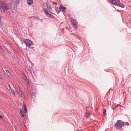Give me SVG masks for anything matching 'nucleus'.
<instances>
[{
  "mask_svg": "<svg viewBox=\"0 0 131 131\" xmlns=\"http://www.w3.org/2000/svg\"><path fill=\"white\" fill-rule=\"evenodd\" d=\"M124 125V123L122 121L118 120L114 125L115 127L117 129H119L122 127Z\"/></svg>",
  "mask_w": 131,
  "mask_h": 131,
  "instance_id": "1",
  "label": "nucleus"
},
{
  "mask_svg": "<svg viewBox=\"0 0 131 131\" xmlns=\"http://www.w3.org/2000/svg\"><path fill=\"white\" fill-rule=\"evenodd\" d=\"M0 4L1 8L4 10H9L11 8V6L9 4H6L4 1H1Z\"/></svg>",
  "mask_w": 131,
  "mask_h": 131,
  "instance_id": "2",
  "label": "nucleus"
},
{
  "mask_svg": "<svg viewBox=\"0 0 131 131\" xmlns=\"http://www.w3.org/2000/svg\"><path fill=\"white\" fill-rule=\"evenodd\" d=\"M111 3L123 8L124 7V5L122 3H120L119 0H115L114 2H112Z\"/></svg>",
  "mask_w": 131,
  "mask_h": 131,
  "instance_id": "3",
  "label": "nucleus"
},
{
  "mask_svg": "<svg viewBox=\"0 0 131 131\" xmlns=\"http://www.w3.org/2000/svg\"><path fill=\"white\" fill-rule=\"evenodd\" d=\"M24 43L26 44V46L29 48H30V46L33 44L31 41L28 39H25L24 40Z\"/></svg>",
  "mask_w": 131,
  "mask_h": 131,
  "instance_id": "4",
  "label": "nucleus"
},
{
  "mask_svg": "<svg viewBox=\"0 0 131 131\" xmlns=\"http://www.w3.org/2000/svg\"><path fill=\"white\" fill-rule=\"evenodd\" d=\"M71 22L73 27L75 29H77L78 27V23L76 20L72 18Z\"/></svg>",
  "mask_w": 131,
  "mask_h": 131,
  "instance_id": "5",
  "label": "nucleus"
},
{
  "mask_svg": "<svg viewBox=\"0 0 131 131\" xmlns=\"http://www.w3.org/2000/svg\"><path fill=\"white\" fill-rule=\"evenodd\" d=\"M59 9L60 10H61L63 12H66L67 8L66 7H64L62 5H60L59 7Z\"/></svg>",
  "mask_w": 131,
  "mask_h": 131,
  "instance_id": "6",
  "label": "nucleus"
},
{
  "mask_svg": "<svg viewBox=\"0 0 131 131\" xmlns=\"http://www.w3.org/2000/svg\"><path fill=\"white\" fill-rule=\"evenodd\" d=\"M20 112V115L22 116L23 118L25 119V116L24 115V112L23 109L20 108L19 109Z\"/></svg>",
  "mask_w": 131,
  "mask_h": 131,
  "instance_id": "7",
  "label": "nucleus"
},
{
  "mask_svg": "<svg viewBox=\"0 0 131 131\" xmlns=\"http://www.w3.org/2000/svg\"><path fill=\"white\" fill-rule=\"evenodd\" d=\"M46 5L47 8L49 9L50 12V11L52 10L51 4L49 3H47L46 4Z\"/></svg>",
  "mask_w": 131,
  "mask_h": 131,
  "instance_id": "8",
  "label": "nucleus"
},
{
  "mask_svg": "<svg viewBox=\"0 0 131 131\" xmlns=\"http://www.w3.org/2000/svg\"><path fill=\"white\" fill-rule=\"evenodd\" d=\"M17 88V92H18L19 94L21 95V96H22L23 95V92L21 91L19 87H18Z\"/></svg>",
  "mask_w": 131,
  "mask_h": 131,
  "instance_id": "9",
  "label": "nucleus"
},
{
  "mask_svg": "<svg viewBox=\"0 0 131 131\" xmlns=\"http://www.w3.org/2000/svg\"><path fill=\"white\" fill-rule=\"evenodd\" d=\"M19 0H12V2L15 5H17L19 3Z\"/></svg>",
  "mask_w": 131,
  "mask_h": 131,
  "instance_id": "10",
  "label": "nucleus"
},
{
  "mask_svg": "<svg viewBox=\"0 0 131 131\" xmlns=\"http://www.w3.org/2000/svg\"><path fill=\"white\" fill-rule=\"evenodd\" d=\"M27 4L29 5H30L33 3L32 0H27Z\"/></svg>",
  "mask_w": 131,
  "mask_h": 131,
  "instance_id": "11",
  "label": "nucleus"
},
{
  "mask_svg": "<svg viewBox=\"0 0 131 131\" xmlns=\"http://www.w3.org/2000/svg\"><path fill=\"white\" fill-rule=\"evenodd\" d=\"M25 81L27 86V87H29L30 86V85L28 80H26Z\"/></svg>",
  "mask_w": 131,
  "mask_h": 131,
  "instance_id": "12",
  "label": "nucleus"
},
{
  "mask_svg": "<svg viewBox=\"0 0 131 131\" xmlns=\"http://www.w3.org/2000/svg\"><path fill=\"white\" fill-rule=\"evenodd\" d=\"M60 10L59 8L58 7H56L55 8V10L57 14H59L60 12Z\"/></svg>",
  "mask_w": 131,
  "mask_h": 131,
  "instance_id": "13",
  "label": "nucleus"
},
{
  "mask_svg": "<svg viewBox=\"0 0 131 131\" xmlns=\"http://www.w3.org/2000/svg\"><path fill=\"white\" fill-rule=\"evenodd\" d=\"M35 93L34 92H32L31 94V98H33L35 97Z\"/></svg>",
  "mask_w": 131,
  "mask_h": 131,
  "instance_id": "14",
  "label": "nucleus"
},
{
  "mask_svg": "<svg viewBox=\"0 0 131 131\" xmlns=\"http://www.w3.org/2000/svg\"><path fill=\"white\" fill-rule=\"evenodd\" d=\"M103 110H104V111L103 112V115L104 116H105V115L106 114V109H105V108H104L103 109Z\"/></svg>",
  "mask_w": 131,
  "mask_h": 131,
  "instance_id": "15",
  "label": "nucleus"
},
{
  "mask_svg": "<svg viewBox=\"0 0 131 131\" xmlns=\"http://www.w3.org/2000/svg\"><path fill=\"white\" fill-rule=\"evenodd\" d=\"M23 77V78L24 79L25 81L26 80H28L26 76V75L25 74H24Z\"/></svg>",
  "mask_w": 131,
  "mask_h": 131,
  "instance_id": "16",
  "label": "nucleus"
},
{
  "mask_svg": "<svg viewBox=\"0 0 131 131\" xmlns=\"http://www.w3.org/2000/svg\"><path fill=\"white\" fill-rule=\"evenodd\" d=\"M24 110L25 112V113H27V109L26 108V106L25 105L24 106Z\"/></svg>",
  "mask_w": 131,
  "mask_h": 131,
  "instance_id": "17",
  "label": "nucleus"
},
{
  "mask_svg": "<svg viewBox=\"0 0 131 131\" xmlns=\"http://www.w3.org/2000/svg\"><path fill=\"white\" fill-rule=\"evenodd\" d=\"M6 74L7 75V76L9 77H10L11 76V75L9 71Z\"/></svg>",
  "mask_w": 131,
  "mask_h": 131,
  "instance_id": "18",
  "label": "nucleus"
},
{
  "mask_svg": "<svg viewBox=\"0 0 131 131\" xmlns=\"http://www.w3.org/2000/svg\"><path fill=\"white\" fill-rule=\"evenodd\" d=\"M4 71L6 74V73L8 72L9 71L8 70H6V69H3Z\"/></svg>",
  "mask_w": 131,
  "mask_h": 131,
  "instance_id": "19",
  "label": "nucleus"
},
{
  "mask_svg": "<svg viewBox=\"0 0 131 131\" xmlns=\"http://www.w3.org/2000/svg\"><path fill=\"white\" fill-rule=\"evenodd\" d=\"M48 15H49V17H51V18H52L53 17V16L51 14H50L49 13Z\"/></svg>",
  "mask_w": 131,
  "mask_h": 131,
  "instance_id": "20",
  "label": "nucleus"
},
{
  "mask_svg": "<svg viewBox=\"0 0 131 131\" xmlns=\"http://www.w3.org/2000/svg\"><path fill=\"white\" fill-rule=\"evenodd\" d=\"M0 52H3V50L2 49V47L0 46Z\"/></svg>",
  "mask_w": 131,
  "mask_h": 131,
  "instance_id": "21",
  "label": "nucleus"
},
{
  "mask_svg": "<svg viewBox=\"0 0 131 131\" xmlns=\"http://www.w3.org/2000/svg\"><path fill=\"white\" fill-rule=\"evenodd\" d=\"M90 115L89 113H86V118H87Z\"/></svg>",
  "mask_w": 131,
  "mask_h": 131,
  "instance_id": "22",
  "label": "nucleus"
},
{
  "mask_svg": "<svg viewBox=\"0 0 131 131\" xmlns=\"http://www.w3.org/2000/svg\"><path fill=\"white\" fill-rule=\"evenodd\" d=\"M43 9L44 12H46V11L47 10V9L46 8H45Z\"/></svg>",
  "mask_w": 131,
  "mask_h": 131,
  "instance_id": "23",
  "label": "nucleus"
},
{
  "mask_svg": "<svg viewBox=\"0 0 131 131\" xmlns=\"http://www.w3.org/2000/svg\"><path fill=\"white\" fill-rule=\"evenodd\" d=\"M45 13L47 15L49 13V12H48L47 10L46 11V12H45Z\"/></svg>",
  "mask_w": 131,
  "mask_h": 131,
  "instance_id": "24",
  "label": "nucleus"
},
{
  "mask_svg": "<svg viewBox=\"0 0 131 131\" xmlns=\"http://www.w3.org/2000/svg\"><path fill=\"white\" fill-rule=\"evenodd\" d=\"M4 24L2 22H0V25H4Z\"/></svg>",
  "mask_w": 131,
  "mask_h": 131,
  "instance_id": "25",
  "label": "nucleus"
},
{
  "mask_svg": "<svg viewBox=\"0 0 131 131\" xmlns=\"http://www.w3.org/2000/svg\"><path fill=\"white\" fill-rule=\"evenodd\" d=\"M53 4L54 5H57V3L54 2H52Z\"/></svg>",
  "mask_w": 131,
  "mask_h": 131,
  "instance_id": "26",
  "label": "nucleus"
},
{
  "mask_svg": "<svg viewBox=\"0 0 131 131\" xmlns=\"http://www.w3.org/2000/svg\"><path fill=\"white\" fill-rule=\"evenodd\" d=\"M125 125H127V126H128L129 125V124L128 123L126 122L125 123Z\"/></svg>",
  "mask_w": 131,
  "mask_h": 131,
  "instance_id": "27",
  "label": "nucleus"
},
{
  "mask_svg": "<svg viewBox=\"0 0 131 131\" xmlns=\"http://www.w3.org/2000/svg\"><path fill=\"white\" fill-rule=\"evenodd\" d=\"M11 91L12 92H13V93H14V90H12Z\"/></svg>",
  "mask_w": 131,
  "mask_h": 131,
  "instance_id": "28",
  "label": "nucleus"
},
{
  "mask_svg": "<svg viewBox=\"0 0 131 131\" xmlns=\"http://www.w3.org/2000/svg\"><path fill=\"white\" fill-rule=\"evenodd\" d=\"M9 87L10 89H11V90H12V89H11V87H10V85H9Z\"/></svg>",
  "mask_w": 131,
  "mask_h": 131,
  "instance_id": "29",
  "label": "nucleus"
},
{
  "mask_svg": "<svg viewBox=\"0 0 131 131\" xmlns=\"http://www.w3.org/2000/svg\"><path fill=\"white\" fill-rule=\"evenodd\" d=\"M2 78V77L0 75V79H1Z\"/></svg>",
  "mask_w": 131,
  "mask_h": 131,
  "instance_id": "30",
  "label": "nucleus"
},
{
  "mask_svg": "<svg viewBox=\"0 0 131 131\" xmlns=\"http://www.w3.org/2000/svg\"><path fill=\"white\" fill-rule=\"evenodd\" d=\"M2 117V116L0 115V118H1Z\"/></svg>",
  "mask_w": 131,
  "mask_h": 131,
  "instance_id": "31",
  "label": "nucleus"
}]
</instances>
